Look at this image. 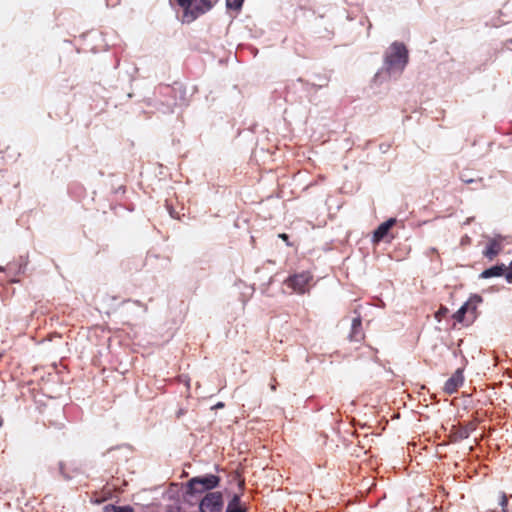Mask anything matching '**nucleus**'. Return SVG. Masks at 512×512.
<instances>
[{
    "instance_id": "f257e3e1",
    "label": "nucleus",
    "mask_w": 512,
    "mask_h": 512,
    "mask_svg": "<svg viewBox=\"0 0 512 512\" xmlns=\"http://www.w3.org/2000/svg\"><path fill=\"white\" fill-rule=\"evenodd\" d=\"M409 59L406 46L398 41L393 42L384 52L383 66L375 74L373 81L382 84L391 78H398L404 71Z\"/></svg>"
},
{
    "instance_id": "f03ea898",
    "label": "nucleus",
    "mask_w": 512,
    "mask_h": 512,
    "mask_svg": "<svg viewBox=\"0 0 512 512\" xmlns=\"http://www.w3.org/2000/svg\"><path fill=\"white\" fill-rule=\"evenodd\" d=\"M158 93L160 96L158 110L164 114L173 113L175 107L185 104L186 92L179 83L173 86H160Z\"/></svg>"
},
{
    "instance_id": "7ed1b4c3",
    "label": "nucleus",
    "mask_w": 512,
    "mask_h": 512,
    "mask_svg": "<svg viewBox=\"0 0 512 512\" xmlns=\"http://www.w3.org/2000/svg\"><path fill=\"white\" fill-rule=\"evenodd\" d=\"M177 3L183 9L182 21L185 23H191L211 8L206 0H177Z\"/></svg>"
},
{
    "instance_id": "20e7f679",
    "label": "nucleus",
    "mask_w": 512,
    "mask_h": 512,
    "mask_svg": "<svg viewBox=\"0 0 512 512\" xmlns=\"http://www.w3.org/2000/svg\"><path fill=\"white\" fill-rule=\"evenodd\" d=\"M219 484V477L213 474L194 477L188 482V492L190 494L203 493L206 490L213 489Z\"/></svg>"
},
{
    "instance_id": "39448f33",
    "label": "nucleus",
    "mask_w": 512,
    "mask_h": 512,
    "mask_svg": "<svg viewBox=\"0 0 512 512\" xmlns=\"http://www.w3.org/2000/svg\"><path fill=\"white\" fill-rule=\"evenodd\" d=\"M201 512H223L224 502L221 492H209L199 505Z\"/></svg>"
},
{
    "instance_id": "423d86ee",
    "label": "nucleus",
    "mask_w": 512,
    "mask_h": 512,
    "mask_svg": "<svg viewBox=\"0 0 512 512\" xmlns=\"http://www.w3.org/2000/svg\"><path fill=\"white\" fill-rule=\"evenodd\" d=\"M311 280V273L308 271H303L301 273L289 276L285 280V284L291 289H293L294 292L304 294L307 291L306 287Z\"/></svg>"
},
{
    "instance_id": "0eeeda50",
    "label": "nucleus",
    "mask_w": 512,
    "mask_h": 512,
    "mask_svg": "<svg viewBox=\"0 0 512 512\" xmlns=\"http://www.w3.org/2000/svg\"><path fill=\"white\" fill-rule=\"evenodd\" d=\"M504 237L497 235L494 238H489L488 244L483 251V255L489 260H493L502 250V241Z\"/></svg>"
},
{
    "instance_id": "6e6552de",
    "label": "nucleus",
    "mask_w": 512,
    "mask_h": 512,
    "mask_svg": "<svg viewBox=\"0 0 512 512\" xmlns=\"http://www.w3.org/2000/svg\"><path fill=\"white\" fill-rule=\"evenodd\" d=\"M463 370L457 369L455 373L445 382L444 390L448 394L454 393L463 384Z\"/></svg>"
},
{
    "instance_id": "1a4fd4ad",
    "label": "nucleus",
    "mask_w": 512,
    "mask_h": 512,
    "mask_svg": "<svg viewBox=\"0 0 512 512\" xmlns=\"http://www.w3.org/2000/svg\"><path fill=\"white\" fill-rule=\"evenodd\" d=\"M396 220L393 218L388 219L378 226V228L374 231L373 241L379 242L382 240L390 230V228L395 224Z\"/></svg>"
},
{
    "instance_id": "9d476101",
    "label": "nucleus",
    "mask_w": 512,
    "mask_h": 512,
    "mask_svg": "<svg viewBox=\"0 0 512 512\" xmlns=\"http://www.w3.org/2000/svg\"><path fill=\"white\" fill-rule=\"evenodd\" d=\"M364 334L361 330V319L360 317H356L353 319L351 323V332L349 334V339L351 341L359 342L363 339Z\"/></svg>"
},
{
    "instance_id": "9b49d317",
    "label": "nucleus",
    "mask_w": 512,
    "mask_h": 512,
    "mask_svg": "<svg viewBox=\"0 0 512 512\" xmlns=\"http://www.w3.org/2000/svg\"><path fill=\"white\" fill-rule=\"evenodd\" d=\"M247 508L244 503L241 502L240 495L234 494L231 500L228 502L225 512H246Z\"/></svg>"
},
{
    "instance_id": "f8f14e48",
    "label": "nucleus",
    "mask_w": 512,
    "mask_h": 512,
    "mask_svg": "<svg viewBox=\"0 0 512 512\" xmlns=\"http://www.w3.org/2000/svg\"><path fill=\"white\" fill-rule=\"evenodd\" d=\"M482 302V297L474 294L470 296V298L464 303L465 307L468 311V314L471 315V319L474 320L476 318V310L478 305Z\"/></svg>"
},
{
    "instance_id": "ddd939ff",
    "label": "nucleus",
    "mask_w": 512,
    "mask_h": 512,
    "mask_svg": "<svg viewBox=\"0 0 512 512\" xmlns=\"http://www.w3.org/2000/svg\"><path fill=\"white\" fill-rule=\"evenodd\" d=\"M504 271H505V265L504 264L495 265V266H492V267L484 270L480 274V278L488 279V278H492V277H499V276H501L504 273Z\"/></svg>"
},
{
    "instance_id": "4468645a",
    "label": "nucleus",
    "mask_w": 512,
    "mask_h": 512,
    "mask_svg": "<svg viewBox=\"0 0 512 512\" xmlns=\"http://www.w3.org/2000/svg\"><path fill=\"white\" fill-rule=\"evenodd\" d=\"M468 311L465 307V304H463L458 311L453 315V318L458 322H463L465 314H467Z\"/></svg>"
},
{
    "instance_id": "2eb2a0df",
    "label": "nucleus",
    "mask_w": 512,
    "mask_h": 512,
    "mask_svg": "<svg viewBox=\"0 0 512 512\" xmlns=\"http://www.w3.org/2000/svg\"><path fill=\"white\" fill-rule=\"evenodd\" d=\"M244 0H226V5L229 9L239 10L242 7Z\"/></svg>"
},
{
    "instance_id": "dca6fc26",
    "label": "nucleus",
    "mask_w": 512,
    "mask_h": 512,
    "mask_svg": "<svg viewBox=\"0 0 512 512\" xmlns=\"http://www.w3.org/2000/svg\"><path fill=\"white\" fill-rule=\"evenodd\" d=\"M508 499L505 493L500 494L499 499V505L501 506L502 510L507 509Z\"/></svg>"
},
{
    "instance_id": "f3484780",
    "label": "nucleus",
    "mask_w": 512,
    "mask_h": 512,
    "mask_svg": "<svg viewBox=\"0 0 512 512\" xmlns=\"http://www.w3.org/2000/svg\"><path fill=\"white\" fill-rule=\"evenodd\" d=\"M448 313V309L446 307H441L435 314V318L440 321L442 316H445Z\"/></svg>"
},
{
    "instance_id": "a211bd4d",
    "label": "nucleus",
    "mask_w": 512,
    "mask_h": 512,
    "mask_svg": "<svg viewBox=\"0 0 512 512\" xmlns=\"http://www.w3.org/2000/svg\"><path fill=\"white\" fill-rule=\"evenodd\" d=\"M115 512H133L132 508L128 506L124 507H114Z\"/></svg>"
},
{
    "instance_id": "6ab92c4d",
    "label": "nucleus",
    "mask_w": 512,
    "mask_h": 512,
    "mask_svg": "<svg viewBox=\"0 0 512 512\" xmlns=\"http://www.w3.org/2000/svg\"><path fill=\"white\" fill-rule=\"evenodd\" d=\"M505 278L508 283H512V270L509 268V270L505 274Z\"/></svg>"
},
{
    "instance_id": "aec40b11",
    "label": "nucleus",
    "mask_w": 512,
    "mask_h": 512,
    "mask_svg": "<svg viewBox=\"0 0 512 512\" xmlns=\"http://www.w3.org/2000/svg\"><path fill=\"white\" fill-rule=\"evenodd\" d=\"M224 404L222 402L217 403L214 408H222Z\"/></svg>"
},
{
    "instance_id": "412c9836",
    "label": "nucleus",
    "mask_w": 512,
    "mask_h": 512,
    "mask_svg": "<svg viewBox=\"0 0 512 512\" xmlns=\"http://www.w3.org/2000/svg\"><path fill=\"white\" fill-rule=\"evenodd\" d=\"M279 237H281L283 240H287L288 238L286 234H280Z\"/></svg>"
},
{
    "instance_id": "4be33fe9",
    "label": "nucleus",
    "mask_w": 512,
    "mask_h": 512,
    "mask_svg": "<svg viewBox=\"0 0 512 512\" xmlns=\"http://www.w3.org/2000/svg\"><path fill=\"white\" fill-rule=\"evenodd\" d=\"M463 181H464L465 183H472V182H473V180H472V179H464Z\"/></svg>"
},
{
    "instance_id": "5701e85b",
    "label": "nucleus",
    "mask_w": 512,
    "mask_h": 512,
    "mask_svg": "<svg viewBox=\"0 0 512 512\" xmlns=\"http://www.w3.org/2000/svg\"><path fill=\"white\" fill-rule=\"evenodd\" d=\"M183 414V411L182 410H179L177 416L180 417L181 415Z\"/></svg>"
},
{
    "instance_id": "b1692460",
    "label": "nucleus",
    "mask_w": 512,
    "mask_h": 512,
    "mask_svg": "<svg viewBox=\"0 0 512 512\" xmlns=\"http://www.w3.org/2000/svg\"><path fill=\"white\" fill-rule=\"evenodd\" d=\"M509 268L512 270V260H511V263L509 265Z\"/></svg>"
},
{
    "instance_id": "393cba45",
    "label": "nucleus",
    "mask_w": 512,
    "mask_h": 512,
    "mask_svg": "<svg viewBox=\"0 0 512 512\" xmlns=\"http://www.w3.org/2000/svg\"><path fill=\"white\" fill-rule=\"evenodd\" d=\"M2 423H3V422H2V419L0 418V427L2 426Z\"/></svg>"
},
{
    "instance_id": "a878e982",
    "label": "nucleus",
    "mask_w": 512,
    "mask_h": 512,
    "mask_svg": "<svg viewBox=\"0 0 512 512\" xmlns=\"http://www.w3.org/2000/svg\"><path fill=\"white\" fill-rule=\"evenodd\" d=\"M503 512H509L508 509H503Z\"/></svg>"
},
{
    "instance_id": "bb28decb",
    "label": "nucleus",
    "mask_w": 512,
    "mask_h": 512,
    "mask_svg": "<svg viewBox=\"0 0 512 512\" xmlns=\"http://www.w3.org/2000/svg\"><path fill=\"white\" fill-rule=\"evenodd\" d=\"M3 270H4V268L0 266V271H3Z\"/></svg>"
}]
</instances>
